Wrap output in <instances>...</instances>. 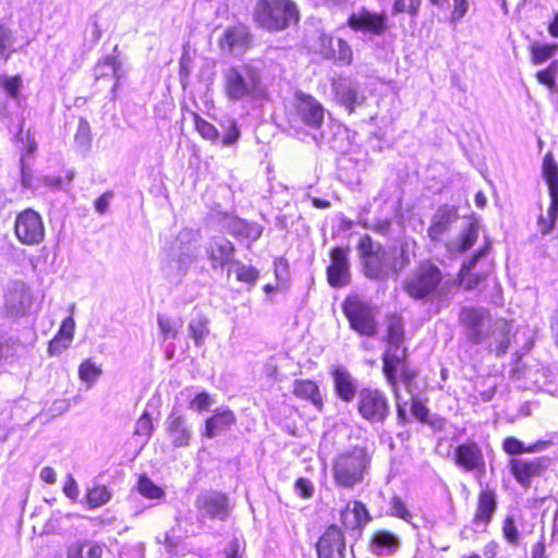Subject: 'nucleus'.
I'll return each instance as SVG.
<instances>
[{"instance_id": "1", "label": "nucleus", "mask_w": 558, "mask_h": 558, "mask_svg": "<svg viewBox=\"0 0 558 558\" xmlns=\"http://www.w3.org/2000/svg\"><path fill=\"white\" fill-rule=\"evenodd\" d=\"M360 267L363 276L374 281H386L398 277L411 263L407 244H402L399 255L390 257L386 246L376 242L368 233L362 234L356 242Z\"/></svg>"}, {"instance_id": "2", "label": "nucleus", "mask_w": 558, "mask_h": 558, "mask_svg": "<svg viewBox=\"0 0 558 558\" xmlns=\"http://www.w3.org/2000/svg\"><path fill=\"white\" fill-rule=\"evenodd\" d=\"M447 275L432 258L418 260L402 282L412 301L428 302L446 294Z\"/></svg>"}, {"instance_id": "3", "label": "nucleus", "mask_w": 558, "mask_h": 558, "mask_svg": "<svg viewBox=\"0 0 558 558\" xmlns=\"http://www.w3.org/2000/svg\"><path fill=\"white\" fill-rule=\"evenodd\" d=\"M252 20L265 33H280L300 22V11L293 0H256Z\"/></svg>"}, {"instance_id": "4", "label": "nucleus", "mask_w": 558, "mask_h": 558, "mask_svg": "<svg viewBox=\"0 0 558 558\" xmlns=\"http://www.w3.org/2000/svg\"><path fill=\"white\" fill-rule=\"evenodd\" d=\"M371 462L372 454L364 446H353L338 453L331 466L336 486L352 489L363 483Z\"/></svg>"}, {"instance_id": "5", "label": "nucleus", "mask_w": 558, "mask_h": 558, "mask_svg": "<svg viewBox=\"0 0 558 558\" xmlns=\"http://www.w3.org/2000/svg\"><path fill=\"white\" fill-rule=\"evenodd\" d=\"M381 373L395 398L400 396L399 383L411 386L417 377V373L410 366L409 350L385 349L381 355Z\"/></svg>"}, {"instance_id": "6", "label": "nucleus", "mask_w": 558, "mask_h": 558, "mask_svg": "<svg viewBox=\"0 0 558 558\" xmlns=\"http://www.w3.org/2000/svg\"><path fill=\"white\" fill-rule=\"evenodd\" d=\"M341 310L350 328L360 336L373 338L378 333V324L373 308L359 295H347L341 303Z\"/></svg>"}, {"instance_id": "7", "label": "nucleus", "mask_w": 558, "mask_h": 558, "mask_svg": "<svg viewBox=\"0 0 558 558\" xmlns=\"http://www.w3.org/2000/svg\"><path fill=\"white\" fill-rule=\"evenodd\" d=\"M259 87V74L251 64L230 66L223 74L225 94L231 100H240L252 96Z\"/></svg>"}, {"instance_id": "8", "label": "nucleus", "mask_w": 558, "mask_h": 558, "mask_svg": "<svg viewBox=\"0 0 558 558\" xmlns=\"http://www.w3.org/2000/svg\"><path fill=\"white\" fill-rule=\"evenodd\" d=\"M458 322L470 343L481 344L489 339V329L493 325L489 308L476 305L463 306L459 311Z\"/></svg>"}, {"instance_id": "9", "label": "nucleus", "mask_w": 558, "mask_h": 558, "mask_svg": "<svg viewBox=\"0 0 558 558\" xmlns=\"http://www.w3.org/2000/svg\"><path fill=\"white\" fill-rule=\"evenodd\" d=\"M356 412L369 424H383L390 415L389 399L378 388L364 387L357 392Z\"/></svg>"}, {"instance_id": "10", "label": "nucleus", "mask_w": 558, "mask_h": 558, "mask_svg": "<svg viewBox=\"0 0 558 558\" xmlns=\"http://www.w3.org/2000/svg\"><path fill=\"white\" fill-rule=\"evenodd\" d=\"M13 233L22 245L37 246L46 239V227L41 215L33 208L16 213Z\"/></svg>"}, {"instance_id": "11", "label": "nucleus", "mask_w": 558, "mask_h": 558, "mask_svg": "<svg viewBox=\"0 0 558 558\" xmlns=\"http://www.w3.org/2000/svg\"><path fill=\"white\" fill-rule=\"evenodd\" d=\"M454 466L465 473L484 475L486 472V462L481 445L468 438L458 442L451 453L448 454Z\"/></svg>"}, {"instance_id": "12", "label": "nucleus", "mask_w": 558, "mask_h": 558, "mask_svg": "<svg viewBox=\"0 0 558 558\" xmlns=\"http://www.w3.org/2000/svg\"><path fill=\"white\" fill-rule=\"evenodd\" d=\"M551 459L546 456L532 459L514 457L508 462V469L514 481L522 487L531 486L534 478L543 476L549 465Z\"/></svg>"}, {"instance_id": "13", "label": "nucleus", "mask_w": 558, "mask_h": 558, "mask_svg": "<svg viewBox=\"0 0 558 558\" xmlns=\"http://www.w3.org/2000/svg\"><path fill=\"white\" fill-rule=\"evenodd\" d=\"M347 25L355 33L380 36L388 31L389 21L385 11H371L362 7L348 16Z\"/></svg>"}, {"instance_id": "14", "label": "nucleus", "mask_w": 558, "mask_h": 558, "mask_svg": "<svg viewBox=\"0 0 558 558\" xmlns=\"http://www.w3.org/2000/svg\"><path fill=\"white\" fill-rule=\"evenodd\" d=\"M350 247L333 246L329 250V264L326 267V279L331 288H343L351 282Z\"/></svg>"}, {"instance_id": "15", "label": "nucleus", "mask_w": 558, "mask_h": 558, "mask_svg": "<svg viewBox=\"0 0 558 558\" xmlns=\"http://www.w3.org/2000/svg\"><path fill=\"white\" fill-rule=\"evenodd\" d=\"M372 514L366 505L354 499L347 501L339 511V527L343 533L361 536L364 527L372 521Z\"/></svg>"}, {"instance_id": "16", "label": "nucleus", "mask_w": 558, "mask_h": 558, "mask_svg": "<svg viewBox=\"0 0 558 558\" xmlns=\"http://www.w3.org/2000/svg\"><path fill=\"white\" fill-rule=\"evenodd\" d=\"M254 46V36L243 22L229 25L218 38V47L223 52L244 53Z\"/></svg>"}, {"instance_id": "17", "label": "nucleus", "mask_w": 558, "mask_h": 558, "mask_svg": "<svg viewBox=\"0 0 558 558\" xmlns=\"http://www.w3.org/2000/svg\"><path fill=\"white\" fill-rule=\"evenodd\" d=\"M317 558H344L347 542L343 531L336 523L326 526L316 544Z\"/></svg>"}, {"instance_id": "18", "label": "nucleus", "mask_w": 558, "mask_h": 558, "mask_svg": "<svg viewBox=\"0 0 558 558\" xmlns=\"http://www.w3.org/2000/svg\"><path fill=\"white\" fill-rule=\"evenodd\" d=\"M294 111L298 119L307 128L319 130L325 121L323 105L310 94H295Z\"/></svg>"}, {"instance_id": "19", "label": "nucleus", "mask_w": 558, "mask_h": 558, "mask_svg": "<svg viewBox=\"0 0 558 558\" xmlns=\"http://www.w3.org/2000/svg\"><path fill=\"white\" fill-rule=\"evenodd\" d=\"M196 508L211 519L226 520L230 513L229 497L216 490L202 493L195 501Z\"/></svg>"}, {"instance_id": "20", "label": "nucleus", "mask_w": 558, "mask_h": 558, "mask_svg": "<svg viewBox=\"0 0 558 558\" xmlns=\"http://www.w3.org/2000/svg\"><path fill=\"white\" fill-rule=\"evenodd\" d=\"M235 251L234 244L222 235L213 236L205 246V253L213 269L223 268L231 264Z\"/></svg>"}, {"instance_id": "21", "label": "nucleus", "mask_w": 558, "mask_h": 558, "mask_svg": "<svg viewBox=\"0 0 558 558\" xmlns=\"http://www.w3.org/2000/svg\"><path fill=\"white\" fill-rule=\"evenodd\" d=\"M236 415L230 408H218L204 421L202 437L213 439L236 424Z\"/></svg>"}, {"instance_id": "22", "label": "nucleus", "mask_w": 558, "mask_h": 558, "mask_svg": "<svg viewBox=\"0 0 558 558\" xmlns=\"http://www.w3.org/2000/svg\"><path fill=\"white\" fill-rule=\"evenodd\" d=\"M498 508L496 490L488 485L482 487L476 496L473 523L488 525Z\"/></svg>"}, {"instance_id": "23", "label": "nucleus", "mask_w": 558, "mask_h": 558, "mask_svg": "<svg viewBox=\"0 0 558 558\" xmlns=\"http://www.w3.org/2000/svg\"><path fill=\"white\" fill-rule=\"evenodd\" d=\"M489 338L492 341L488 344V351L497 357L506 355L513 338L512 323L506 318L496 319L489 329Z\"/></svg>"}, {"instance_id": "24", "label": "nucleus", "mask_w": 558, "mask_h": 558, "mask_svg": "<svg viewBox=\"0 0 558 558\" xmlns=\"http://www.w3.org/2000/svg\"><path fill=\"white\" fill-rule=\"evenodd\" d=\"M458 219V208L453 205H441L427 229V235L432 242L442 241L450 226Z\"/></svg>"}, {"instance_id": "25", "label": "nucleus", "mask_w": 558, "mask_h": 558, "mask_svg": "<svg viewBox=\"0 0 558 558\" xmlns=\"http://www.w3.org/2000/svg\"><path fill=\"white\" fill-rule=\"evenodd\" d=\"M385 337L386 349H405L407 339L405 324L402 315L398 312L387 313L385 316Z\"/></svg>"}, {"instance_id": "26", "label": "nucleus", "mask_w": 558, "mask_h": 558, "mask_svg": "<svg viewBox=\"0 0 558 558\" xmlns=\"http://www.w3.org/2000/svg\"><path fill=\"white\" fill-rule=\"evenodd\" d=\"M292 393L295 398L310 402L316 411L325 410V401L317 381L307 378L295 379L292 384Z\"/></svg>"}, {"instance_id": "27", "label": "nucleus", "mask_w": 558, "mask_h": 558, "mask_svg": "<svg viewBox=\"0 0 558 558\" xmlns=\"http://www.w3.org/2000/svg\"><path fill=\"white\" fill-rule=\"evenodd\" d=\"M336 396L343 402H351L357 397L356 385L351 373L342 366H333L330 369Z\"/></svg>"}, {"instance_id": "28", "label": "nucleus", "mask_w": 558, "mask_h": 558, "mask_svg": "<svg viewBox=\"0 0 558 558\" xmlns=\"http://www.w3.org/2000/svg\"><path fill=\"white\" fill-rule=\"evenodd\" d=\"M166 430L173 447H187L192 440V430L186 424V418L179 412H171L167 417Z\"/></svg>"}, {"instance_id": "29", "label": "nucleus", "mask_w": 558, "mask_h": 558, "mask_svg": "<svg viewBox=\"0 0 558 558\" xmlns=\"http://www.w3.org/2000/svg\"><path fill=\"white\" fill-rule=\"evenodd\" d=\"M105 545L93 539H80L66 548V558H102Z\"/></svg>"}, {"instance_id": "30", "label": "nucleus", "mask_w": 558, "mask_h": 558, "mask_svg": "<svg viewBox=\"0 0 558 558\" xmlns=\"http://www.w3.org/2000/svg\"><path fill=\"white\" fill-rule=\"evenodd\" d=\"M466 219V225L457 239V252L459 253H465L473 247L482 228L478 218L474 214L468 216Z\"/></svg>"}, {"instance_id": "31", "label": "nucleus", "mask_w": 558, "mask_h": 558, "mask_svg": "<svg viewBox=\"0 0 558 558\" xmlns=\"http://www.w3.org/2000/svg\"><path fill=\"white\" fill-rule=\"evenodd\" d=\"M542 177L547 184L549 198L558 201V163L551 153H546L543 157Z\"/></svg>"}, {"instance_id": "32", "label": "nucleus", "mask_w": 558, "mask_h": 558, "mask_svg": "<svg viewBox=\"0 0 558 558\" xmlns=\"http://www.w3.org/2000/svg\"><path fill=\"white\" fill-rule=\"evenodd\" d=\"M548 441H536L525 446L521 440L513 436L506 437L502 440L501 448L509 456H518L522 453H534L545 449Z\"/></svg>"}, {"instance_id": "33", "label": "nucleus", "mask_w": 558, "mask_h": 558, "mask_svg": "<svg viewBox=\"0 0 558 558\" xmlns=\"http://www.w3.org/2000/svg\"><path fill=\"white\" fill-rule=\"evenodd\" d=\"M94 76L96 81L105 80L110 76L120 78V62L117 56H106L99 60L94 66Z\"/></svg>"}, {"instance_id": "34", "label": "nucleus", "mask_w": 558, "mask_h": 558, "mask_svg": "<svg viewBox=\"0 0 558 558\" xmlns=\"http://www.w3.org/2000/svg\"><path fill=\"white\" fill-rule=\"evenodd\" d=\"M366 97L355 87H347L337 93V101L344 107L349 114L355 112L356 107L363 106Z\"/></svg>"}, {"instance_id": "35", "label": "nucleus", "mask_w": 558, "mask_h": 558, "mask_svg": "<svg viewBox=\"0 0 558 558\" xmlns=\"http://www.w3.org/2000/svg\"><path fill=\"white\" fill-rule=\"evenodd\" d=\"M226 228L227 231L235 239L256 240L260 235L259 231L254 232V228L250 222L239 217L230 218Z\"/></svg>"}, {"instance_id": "36", "label": "nucleus", "mask_w": 558, "mask_h": 558, "mask_svg": "<svg viewBox=\"0 0 558 558\" xmlns=\"http://www.w3.org/2000/svg\"><path fill=\"white\" fill-rule=\"evenodd\" d=\"M194 130L205 141L215 143L219 140L220 133L218 129L209 121L205 120L199 113L191 111Z\"/></svg>"}, {"instance_id": "37", "label": "nucleus", "mask_w": 558, "mask_h": 558, "mask_svg": "<svg viewBox=\"0 0 558 558\" xmlns=\"http://www.w3.org/2000/svg\"><path fill=\"white\" fill-rule=\"evenodd\" d=\"M112 497L110 489L106 485H95L85 494V501L88 509H96L107 505Z\"/></svg>"}, {"instance_id": "38", "label": "nucleus", "mask_w": 558, "mask_h": 558, "mask_svg": "<svg viewBox=\"0 0 558 558\" xmlns=\"http://www.w3.org/2000/svg\"><path fill=\"white\" fill-rule=\"evenodd\" d=\"M411 413L412 415L422 424H428L433 427L441 428L444 425V418H437L435 421H429V410L426 407L425 402L421 400L418 397H413L411 399Z\"/></svg>"}, {"instance_id": "39", "label": "nucleus", "mask_w": 558, "mask_h": 558, "mask_svg": "<svg viewBox=\"0 0 558 558\" xmlns=\"http://www.w3.org/2000/svg\"><path fill=\"white\" fill-rule=\"evenodd\" d=\"M369 543L377 550L387 548L395 551L399 547L398 537L393 533L384 530L375 531L371 535Z\"/></svg>"}, {"instance_id": "40", "label": "nucleus", "mask_w": 558, "mask_h": 558, "mask_svg": "<svg viewBox=\"0 0 558 558\" xmlns=\"http://www.w3.org/2000/svg\"><path fill=\"white\" fill-rule=\"evenodd\" d=\"M531 62L541 64L549 60L558 50V44H533L529 47Z\"/></svg>"}, {"instance_id": "41", "label": "nucleus", "mask_w": 558, "mask_h": 558, "mask_svg": "<svg viewBox=\"0 0 558 558\" xmlns=\"http://www.w3.org/2000/svg\"><path fill=\"white\" fill-rule=\"evenodd\" d=\"M557 216H558V201L550 199V204L547 209L546 216L539 215L537 218V221H536L537 230L542 235H546L554 230Z\"/></svg>"}, {"instance_id": "42", "label": "nucleus", "mask_w": 558, "mask_h": 558, "mask_svg": "<svg viewBox=\"0 0 558 558\" xmlns=\"http://www.w3.org/2000/svg\"><path fill=\"white\" fill-rule=\"evenodd\" d=\"M137 492L147 499H160L165 496V490L156 485L146 474H141L137 480Z\"/></svg>"}, {"instance_id": "43", "label": "nucleus", "mask_w": 558, "mask_h": 558, "mask_svg": "<svg viewBox=\"0 0 558 558\" xmlns=\"http://www.w3.org/2000/svg\"><path fill=\"white\" fill-rule=\"evenodd\" d=\"M208 324L209 322L205 316L193 318L189 323V332L195 345L201 347L204 344L205 338L209 335Z\"/></svg>"}, {"instance_id": "44", "label": "nucleus", "mask_w": 558, "mask_h": 558, "mask_svg": "<svg viewBox=\"0 0 558 558\" xmlns=\"http://www.w3.org/2000/svg\"><path fill=\"white\" fill-rule=\"evenodd\" d=\"M101 373V366L92 359L84 360L78 366V378L88 386L94 385Z\"/></svg>"}, {"instance_id": "45", "label": "nucleus", "mask_w": 558, "mask_h": 558, "mask_svg": "<svg viewBox=\"0 0 558 558\" xmlns=\"http://www.w3.org/2000/svg\"><path fill=\"white\" fill-rule=\"evenodd\" d=\"M493 248V242L492 240L486 236L483 244L478 250H476L468 260L463 262L460 269L462 275L468 272L469 270H473V268L476 266L480 258L490 253Z\"/></svg>"}, {"instance_id": "46", "label": "nucleus", "mask_w": 558, "mask_h": 558, "mask_svg": "<svg viewBox=\"0 0 558 558\" xmlns=\"http://www.w3.org/2000/svg\"><path fill=\"white\" fill-rule=\"evenodd\" d=\"M337 50H333L331 58H333L340 65H350L353 60V51L349 43L343 38H337Z\"/></svg>"}, {"instance_id": "47", "label": "nucleus", "mask_w": 558, "mask_h": 558, "mask_svg": "<svg viewBox=\"0 0 558 558\" xmlns=\"http://www.w3.org/2000/svg\"><path fill=\"white\" fill-rule=\"evenodd\" d=\"M457 277L464 290L472 291L486 280L487 275L484 272H472V270L462 275L461 269H459Z\"/></svg>"}, {"instance_id": "48", "label": "nucleus", "mask_w": 558, "mask_h": 558, "mask_svg": "<svg viewBox=\"0 0 558 558\" xmlns=\"http://www.w3.org/2000/svg\"><path fill=\"white\" fill-rule=\"evenodd\" d=\"M154 432V423L151 415L145 411L136 421L134 435L142 437L144 442H146Z\"/></svg>"}, {"instance_id": "49", "label": "nucleus", "mask_w": 558, "mask_h": 558, "mask_svg": "<svg viewBox=\"0 0 558 558\" xmlns=\"http://www.w3.org/2000/svg\"><path fill=\"white\" fill-rule=\"evenodd\" d=\"M501 532L504 538L512 546H518L520 543V533L518 531L515 520L511 515H507L502 520Z\"/></svg>"}, {"instance_id": "50", "label": "nucleus", "mask_w": 558, "mask_h": 558, "mask_svg": "<svg viewBox=\"0 0 558 558\" xmlns=\"http://www.w3.org/2000/svg\"><path fill=\"white\" fill-rule=\"evenodd\" d=\"M422 0H395L391 7V11L393 14H403L407 13L410 16H416Z\"/></svg>"}, {"instance_id": "51", "label": "nucleus", "mask_w": 558, "mask_h": 558, "mask_svg": "<svg viewBox=\"0 0 558 558\" xmlns=\"http://www.w3.org/2000/svg\"><path fill=\"white\" fill-rule=\"evenodd\" d=\"M157 322L162 340L174 339L178 336L180 324L160 314L157 316Z\"/></svg>"}, {"instance_id": "52", "label": "nucleus", "mask_w": 558, "mask_h": 558, "mask_svg": "<svg viewBox=\"0 0 558 558\" xmlns=\"http://www.w3.org/2000/svg\"><path fill=\"white\" fill-rule=\"evenodd\" d=\"M0 87L10 98L16 99L20 88L22 87V77L17 74L13 76H0Z\"/></svg>"}, {"instance_id": "53", "label": "nucleus", "mask_w": 558, "mask_h": 558, "mask_svg": "<svg viewBox=\"0 0 558 558\" xmlns=\"http://www.w3.org/2000/svg\"><path fill=\"white\" fill-rule=\"evenodd\" d=\"M391 515L399 518L405 522H411L413 514L407 508L405 502L400 496L393 495L390 499Z\"/></svg>"}, {"instance_id": "54", "label": "nucleus", "mask_w": 558, "mask_h": 558, "mask_svg": "<svg viewBox=\"0 0 558 558\" xmlns=\"http://www.w3.org/2000/svg\"><path fill=\"white\" fill-rule=\"evenodd\" d=\"M235 278L239 282L252 286L258 280L259 271L251 265L241 264L235 270Z\"/></svg>"}, {"instance_id": "55", "label": "nucleus", "mask_w": 558, "mask_h": 558, "mask_svg": "<svg viewBox=\"0 0 558 558\" xmlns=\"http://www.w3.org/2000/svg\"><path fill=\"white\" fill-rule=\"evenodd\" d=\"M71 343L72 340L62 337L57 332L56 336L48 342L47 352L50 356L59 355L64 350L70 348Z\"/></svg>"}, {"instance_id": "56", "label": "nucleus", "mask_w": 558, "mask_h": 558, "mask_svg": "<svg viewBox=\"0 0 558 558\" xmlns=\"http://www.w3.org/2000/svg\"><path fill=\"white\" fill-rule=\"evenodd\" d=\"M537 81L547 86L550 92H556V78L554 63L536 73Z\"/></svg>"}, {"instance_id": "57", "label": "nucleus", "mask_w": 558, "mask_h": 558, "mask_svg": "<svg viewBox=\"0 0 558 558\" xmlns=\"http://www.w3.org/2000/svg\"><path fill=\"white\" fill-rule=\"evenodd\" d=\"M213 404L211 396L206 391H201L195 395V397L191 400L190 407L197 412L207 411Z\"/></svg>"}, {"instance_id": "58", "label": "nucleus", "mask_w": 558, "mask_h": 558, "mask_svg": "<svg viewBox=\"0 0 558 558\" xmlns=\"http://www.w3.org/2000/svg\"><path fill=\"white\" fill-rule=\"evenodd\" d=\"M12 44V34L5 25H0V58L8 60L10 57L9 48Z\"/></svg>"}, {"instance_id": "59", "label": "nucleus", "mask_w": 558, "mask_h": 558, "mask_svg": "<svg viewBox=\"0 0 558 558\" xmlns=\"http://www.w3.org/2000/svg\"><path fill=\"white\" fill-rule=\"evenodd\" d=\"M294 486H295V489H296L299 496L303 499H307V498L312 497L314 494V486L308 478L299 477L295 481Z\"/></svg>"}, {"instance_id": "60", "label": "nucleus", "mask_w": 558, "mask_h": 558, "mask_svg": "<svg viewBox=\"0 0 558 558\" xmlns=\"http://www.w3.org/2000/svg\"><path fill=\"white\" fill-rule=\"evenodd\" d=\"M468 11V0H453L452 10L450 12L449 21L451 23L459 22Z\"/></svg>"}, {"instance_id": "61", "label": "nucleus", "mask_w": 558, "mask_h": 558, "mask_svg": "<svg viewBox=\"0 0 558 558\" xmlns=\"http://www.w3.org/2000/svg\"><path fill=\"white\" fill-rule=\"evenodd\" d=\"M241 132L235 121H232L227 131L225 136L222 137V145L230 146L238 142L240 138Z\"/></svg>"}, {"instance_id": "62", "label": "nucleus", "mask_w": 558, "mask_h": 558, "mask_svg": "<svg viewBox=\"0 0 558 558\" xmlns=\"http://www.w3.org/2000/svg\"><path fill=\"white\" fill-rule=\"evenodd\" d=\"M58 333L73 341L75 333V322L72 316H68L62 320Z\"/></svg>"}, {"instance_id": "63", "label": "nucleus", "mask_w": 558, "mask_h": 558, "mask_svg": "<svg viewBox=\"0 0 558 558\" xmlns=\"http://www.w3.org/2000/svg\"><path fill=\"white\" fill-rule=\"evenodd\" d=\"M391 226H392L391 219L385 218V219H378L375 222H373L372 226L369 227V229L379 235L386 236L390 233Z\"/></svg>"}, {"instance_id": "64", "label": "nucleus", "mask_w": 558, "mask_h": 558, "mask_svg": "<svg viewBox=\"0 0 558 558\" xmlns=\"http://www.w3.org/2000/svg\"><path fill=\"white\" fill-rule=\"evenodd\" d=\"M243 557V549L241 548V545L238 539L232 541L229 544L228 549L225 553L223 558H242Z\"/></svg>"}]
</instances>
